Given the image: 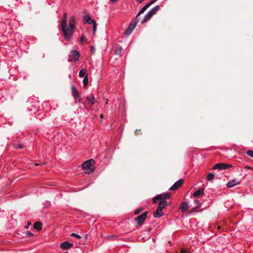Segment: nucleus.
Masks as SVG:
<instances>
[{"label": "nucleus", "mask_w": 253, "mask_h": 253, "mask_svg": "<svg viewBox=\"0 0 253 253\" xmlns=\"http://www.w3.org/2000/svg\"><path fill=\"white\" fill-rule=\"evenodd\" d=\"M160 7L159 5H157L151 9L148 13L145 16L143 19L141 21V23H144L149 20L156 13V12L160 9Z\"/></svg>", "instance_id": "20e7f679"}, {"label": "nucleus", "mask_w": 253, "mask_h": 253, "mask_svg": "<svg viewBox=\"0 0 253 253\" xmlns=\"http://www.w3.org/2000/svg\"><path fill=\"white\" fill-rule=\"evenodd\" d=\"M86 99L88 103L91 105H93L95 103V98L93 94H91L90 96H87Z\"/></svg>", "instance_id": "dca6fc26"}, {"label": "nucleus", "mask_w": 253, "mask_h": 253, "mask_svg": "<svg viewBox=\"0 0 253 253\" xmlns=\"http://www.w3.org/2000/svg\"><path fill=\"white\" fill-rule=\"evenodd\" d=\"M183 182L184 180L182 179H180L175 182L173 185L169 188V190L173 191L177 189L183 184Z\"/></svg>", "instance_id": "0eeeda50"}, {"label": "nucleus", "mask_w": 253, "mask_h": 253, "mask_svg": "<svg viewBox=\"0 0 253 253\" xmlns=\"http://www.w3.org/2000/svg\"><path fill=\"white\" fill-rule=\"evenodd\" d=\"M143 209L142 208H138L134 211V214H137L141 212Z\"/></svg>", "instance_id": "bb28decb"}, {"label": "nucleus", "mask_w": 253, "mask_h": 253, "mask_svg": "<svg viewBox=\"0 0 253 253\" xmlns=\"http://www.w3.org/2000/svg\"><path fill=\"white\" fill-rule=\"evenodd\" d=\"M94 164L95 161L92 159L87 160L83 163L82 168L86 173H92L94 171V167L93 166Z\"/></svg>", "instance_id": "7ed1b4c3"}, {"label": "nucleus", "mask_w": 253, "mask_h": 253, "mask_svg": "<svg viewBox=\"0 0 253 253\" xmlns=\"http://www.w3.org/2000/svg\"><path fill=\"white\" fill-rule=\"evenodd\" d=\"M90 18L91 17L89 15H86L85 16H84L83 21L84 24L89 22V20L90 19Z\"/></svg>", "instance_id": "4be33fe9"}, {"label": "nucleus", "mask_w": 253, "mask_h": 253, "mask_svg": "<svg viewBox=\"0 0 253 253\" xmlns=\"http://www.w3.org/2000/svg\"><path fill=\"white\" fill-rule=\"evenodd\" d=\"M67 13H65L63 14V18L61 22V26L62 29H65V25L67 22Z\"/></svg>", "instance_id": "2eb2a0df"}, {"label": "nucleus", "mask_w": 253, "mask_h": 253, "mask_svg": "<svg viewBox=\"0 0 253 253\" xmlns=\"http://www.w3.org/2000/svg\"><path fill=\"white\" fill-rule=\"evenodd\" d=\"M246 153L248 156L253 158V150H248L247 151Z\"/></svg>", "instance_id": "a878e982"}, {"label": "nucleus", "mask_w": 253, "mask_h": 253, "mask_svg": "<svg viewBox=\"0 0 253 253\" xmlns=\"http://www.w3.org/2000/svg\"><path fill=\"white\" fill-rule=\"evenodd\" d=\"M100 118H102V117H103V115H102V114H101V115H100Z\"/></svg>", "instance_id": "ea45409f"}, {"label": "nucleus", "mask_w": 253, "mask_h": 253, "mask_svg": "<svg viewBox=\"0 0 253 253\" xmlns=\"http://www.w3.org/2000/svg\"><path fill=\"white\" fill-rule=\"evenodd\" d=\"M86 70L85 68H82L79 72V76L81 78L84 77L86 75Z\"/></svg>", "instance_id": "aec40b11"}, {"label": "nucleus", "mask_w": 253, "mask_h": 253, "mask_svg": "<svg viewBox=\"0 0 253 253\" xmlns=\"http://www.w3.org/2000/svg\"><path fill=\"white\" fill-rule=\"evenodd\" d=\"M157 0H151L149 3H148L149 4H150V6L153 4L154 2H155Z\"/></svg>", "instance_id": "2f4dec72"}, {"label": "nucleus", "mask_w": 253, "mask_h": 253, "mask_svg": "<svg viewBox=\"0 0 253 253\" xmlns=\"http://www.w3.org/2000/svg\"><path fill=\"white\" fill-rule=\"evenodd\" d=\"M214 177V174L213 173L210 172L209 173L207 176V180L208 181H211L213 179Z\"/></svg>", "instance_id": "412c9836"}, {"label": "nucleus", "mask_w": 253, "mask_h": 253, "mask_svg": "<svg viewBox=\"0 0 253 253\" xmlns=\"http://www.w3.org/2000/svg\"><path fill=\"white\" fill-rule=\"evenodd\" d=\"M89 24H92V25L95 24L96 23L94 19H92L91 18L89 20V22H87Z\"/></svg>", "instance_id": "c85d7f7f"}, {"label": "nucleus", "mask_w": 253, "mask_h": 253, "mask_svg": "<svg viewBox=\"0 0 253 253\" xmlns=\"http://www.w3.org/2000/svg\"><path fill=\"white\" fill-rule=\"evenodd\" d=\"M147 215V211L144 212L141 215L138 216L134 218V220L137 222V224L141 225L144 222Z\"/></svg>", "instance_id": "39448f33"}, {"label": "nucleus", "mask_w": 253, "mask_h": 253, "mask_svg": "<svg viewBox=\"0 0 253 253\" xmlns=\"http://www.w3.org/2000/svg\"><path fill=\"white\" fill-rule=\"evenodd\" d=\"M144 0H137V2L138 3H142Z\"/></svg>", "instance_id": "f704fd0d"}, {"label": "nucleus", "mask_w": 253, "mask_h": 253, "mask_svg": "<svg viewBox=\"0 0 253 253\" xmlns=\"http://www.w3.org/2000/svg\"><path fill=\"white\" fill-rule=\"evenodd\" d=\"M136 24L137 22H135L134 23H130L125 31V34L126 36H129L132 33V31L134 30Z\"/></svg>", "instance_id": "9d476101"}, {"label": "nucleus", "mask_w": 253, "mask_h": 253, "mask_svg": "<svg viewBox=\"0 0 253 253\" xmlns=\"http://www.w3.org/2000/svg\"><path fill=\"white\" fill-rule=\"evenodd\" d=\"M111 1L113 2H115L117 1V0H110Z\"/></svg>", "instance_id": "4c0bfd02"}, {"label": "nucleus", "mask_w": 253, "mask_h": 253, "mask_svg": "<svg viewBox=\"0 0 253 253\" xmlns=\"http://www.w3.org/2000/svg\"><path fill=\"white\" fill-rule=\"evenodd\" d=\"M181 253H189L188 252H187L186 251L182 250L181 251Z\"/></svg>", "instance_id": "72a5a7b5"}, {"label": "nucleus", "mask_w": 253, "mask_h": 253, "mask_svg": "<svg viewBox=\"0 0 253 253\" xmlns=\"http://www.w3.org/2000/svg\"><path fill=\"white\" fill-rule=\"evenodd\" d=\"M93 32L95 33L96 31V28H97V24L95 23V24L93 25Z\"/></svg>", "instance_id": "c756f323"}, {"label": "nucleus", "mask_w": 253, "mask_h": 253, "mask_svg": "<svg viewBox=\"0 0 253 253\" xmlns=\"http://www.w3.org/2000/svg\"><path fill=\"white\" fill-rule=\"evenodd\" d=\"M194 203L196 204H199L200 202L198 200H194Z\"/></svg>", "instance_id": "c9c22d12"}, {"label": "nucleus", "mask_w": 253, "mask_h": 253, "mask_svg": "<svg viewBox=\"0 0 253 253\" xmlns=\"http://www.w3.org/2000/svg\"><path fill=\"white\" fill-rule=\"evenodd\" d=\"M14 146L16 149H21L24 148V145L21 143H15L14 144Z\"/></svg>", "instance_id": "393cba45"}, {"label": "nucleus", "mask_w": 253, "mask_h": 253, "mask_svg": "<svg viewBox=\"0 0 253 253\" xmlns=\"http://www.w3.org/2000/svg\"><path fill=\"white\" fill-rule=\"evenodd\" d=\"M88 79L87 76L86 75L84 77V78L83 79V85H84V87H85V86L87 85V84H88Z\"/></svg>", "instance_id": "5701e85b"}, {"label": "nucleus", "mask_w": 253, "mask_h": 253, "mask_svg": "<svg viewBox=\"0 0 253 253\" xmlns=\"http://www.w3.org/2000/svg\"><path fill=\"white\" fill-rule=\"evenodd\" d=\"M204 189L203 188H200L194 193L193 196L194 197H198L199 196H202L204 194Z\"/></svg>", "instance_id": "4468645a"}, {"label": "nucleus", "mask_w": 253, "mask_h": 253, "mask_svg": "<svg viewBox=\"0 0 253 253\" xmlns=\"http://www.w3.org/2000/svg\"><path fill=\"white\" fill-rule=\"evenodd\" d=\"M28 235H30V236H32L33 235V233H32L31 232H28Z\"/></svg>", "instance_id": "e433bc0d"}, {"label": "nucleus", "mask_w": 253, "mask_h": 253, "mask_svg": "<svg viewBox=\"0 0 253 253\" xmlns=\"http://www.w3.org/2000/svg\"><path fill=\"white\" fill-rule=\"evenodd\" d=\"M245 168L246 169H249L253 170V167H250V166H246Z\"/></svg>", "instance_id": "473e14b6"}, {"label": "nucleus", "mask_w": 253, "mask_h": 253, "mask_svg": "<svg viewBox=\"0 0 253 253\" xmlns=\"http://www.w3.org/2000/svg\"><path fill=\"white\" fill-rule=\"evenodd\" d=\"M241 183L240 180H238L236 179H232L228 182L226 185L228 188H232L234 186L239 185Z\"/></svg>", "instance_id": "1a4fd4ad"}, {"label": "nucleus", "mask_w": 253, "mask_h": 253, "mask_svg": "<svg viewBox=\"0 0 253 253\" xmlns=\"http://www.w3.org/2000/svg\"><path fill=\"white\" fill-rule=\"evenodd\" d=\"M164 215V213L161 210H159L157 208L156 210L153 213V216L155 218H159Z\"/></svg>", "instance_id": "ddd939ff"}, {"label": "nucleus", "mask_w": 253, "mask_h": 253, "mask_svg": "<svg viewBox=\"0 0 253 253\" xmlns=\"http://www.w3.org/2000/svg\"><path fill=\"white\" fill-rule=\"evenodd\" d=\"M86 39V37H84V35H83L81 38H80V41L81 42H83Z\"/></svg>", "instance_id": "7c9ffc66"}, {"label": "nucleus", "mask_w": 253, "mask_h": 253, "mask_svg": "<svg viewBox=\"0 0 253 253\" xmlns=\"http://www.w3.org/2000/svg\"><path fill=\"white\" fill-rule=\"evenodd\" d=\"M188 204L187 202H183L180 206V209L182 211H185L188 209Z\"/></svg>", "instance_id": "a211bd4d"}, {"label": "nucleus", "mask_w": 253, "mask_h": 253, "mask_svg": "<svg viewBox=\"0 0 253 253\" xmlns=\"http://www.w3.org/2000/svg\"><path fill=\"white\" fill-rule=\"evenodd\" d=\"M40 164H38V163H36L35 164V165L37 166H39Z\"/></svg>", "instance_id": "58836bf2"}, {"label": "nucleus", "mask_w": 253, "mask_h": 253, "mask_svg": "<svg viewBox=\"0 0 253 253\" xmlns=\"http://www.w3.org/2000/svg\"><path fill=\"white\" fill-rule=\"evenodd\" d=\"M68 253V252H65V253Z\"/></svg>", "instance_id": "79ce46f5"}, {"label": "nucleus", "mask_w": 253, "mask_h": 253, "mask_svg": "<svg viewBox=\"0 0 253 253\" xmlns=\"http://www.w3.org/2000/svg\"><path fill=\"white\" fill-rule=\"evenodd\" d=\"M70 54L71 55L75 57L74 59L71 60V61L76 62L79 60L80 57V53L78 50H73L71 51Z\"/></svg>", "instance_id": "9b49d317"}, {"label": "nucleus", "mask_w": 253, "mask_h": 253, "mask_svg": "<svg viewBox=\"0 0 253 253\" xmlns=\"http://www.w3.org/2000/svg\"><path fill=\"white\" fill-rule=\"evenodd\" d=\"M71 91H72V94L74 97V98L76 100L75 102H76V100L79 99V102H80V98L81 96L79 94L78 91L77 90L76 87L73 85L71 87Z\"/></svg>", "instance_id": "6e6552de"}, {"label": "nucleus", "mask_w": 253, "mask_h": 253, "mask_svg": "<svg viewBox=\"0 0 253 253\" xmlns=\"http://www.w3.org/2000/svg\"><path fill=\"white\" fill-rule=\"evenodd\" d=\"M170 197V193H165L158 195L153 198V203H156L158 200H162L158 205L157 209L159 210L163 211L165 207L168 206V202L166 201L167 199H169Z\"/></svg>", "instance_id": "f03ea898"}, {"label": "nucleus", "mask_w": 253, "mask_h": 253, "mask_svg": "<svg viewBox=\"0 0 253 253\" xmlns=\"http://www.w3.org/2000/svg\"><path fill=\"white\" fill-rule=\"evenodd\" d=\"M231 167H232V165H231L225 164L224 163H217L213 166V169H218L223 170V169H227Z\"/></svg>", "instance_id": "423d86ee"}, {"label": "nucleus", "mask_w": 253, "mask_h": 253, "mask_svg": "<svg viewBox=\"0 0 253 253\" xmlns=\"http://www.w3.org/2000/svg\"><path fill=\"white\" fill-rule=\"evenodd\" d=\"M75 25V17L73 16L70 18L69 21V27H67L66 24L65 25V29H62L64 35V37L66 40L69 41L71 40V37H72L74 34Z\"/></svg>", "instance_id": "f257e3e1"}, {"label": "nucleus", "mask_w": 253, "mask_h": 253, "mask_svg": "<svg viewBox=\"0 0 253 253\" xmlns=\"http://www.w3.org/2000/svg\"><path fill=\"white\" fill-rule=\"evenodd\" d=\"M73 246V243H69L67 241L64 242L60 244V247L63 250H66L71 248Z\"/></svg>", "instance_id": "f8f14e48"}, {"label": "nucleus", "mask_w": 253, "mask_h": 253, "mask_svg": "<svg viewBox=\"0 0 253 253\" xmlns=\"http://www.w3.org/2000/svg\"><path fill=\"white\" fill-rule=\"evenodd\" d=\"M34 228L39 231L42 228V224L40 222H36L34 225Z\"/></svg>", "instance_id": "6ab92c4d"}, {"label": "nucleus", "mask_w": 253, "mask_h": 253, "mask_svg": "<svg viewBox=\"0 0 253 253\" xmlns=\"http://www.w3.org/2000/svg\"><path fill=\"white\" fill-rule=\"evenodd\" d=\"M199 206L197 207H195V208H194V209H196V208H199Z\"/></svg>", "instance_id": "a19ab883"}, {"label": "nucleus", "mask_w": 253, "mask_h": 253, "mask_svg": "<svg viewBox=\"0 0 253 253\" xmlns=\"http://www.w3.org/2000/svg\"><path fill=\"white\" fill-rule=\"evenodd\" d=\"M123 49L122 47H119L115 49V53L117 55H121L122 53Z\"/></svg>", "instance_id": "b1692460"}, {"label": "nucleus", "mask_w": 253, "mask_h": 253, "mask_svg": "<svg viewBox=\"0 0 253 253\" xmlns=\"http://www.w3.org/2000/svg\"><path fill=\"white\" fill-rule=\"evenodd\" d=\"M150 6V4L148 3H147L145 4L138 12L137 15H136V18H138L139 15H141L144 12V11Z\"/></svg>", "instance_id": "f3484780"}, {"label": "nucleus", "mask_w": 253, "mask_h": 253, "mask_svg": "<svg viewBox=\"0 0 253 253\" xmlns=\"http://www.w3.org/2000/svg\"><path fill=\"white\" fill-rule=\"evenodd\" d=\"M71 236H72V237H76L78 239H81V237L80 235H78L76 233H73L71 234Z\"/></svg>", "instance_id": "cd10ccee"}]
</instances>
